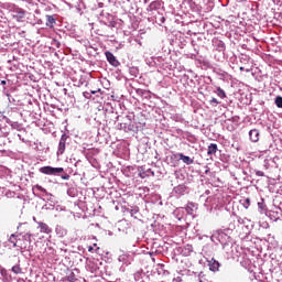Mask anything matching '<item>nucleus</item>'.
I'll use <instances>...</instances> for the list:
<instances>
[{"mask_svg": "<svg viewBox=\"0 0 282 282\" xmlns=\"http://www.w3.org/2000/svg\"><path fill=\"white\" fill-rule=\"evenodd\" d=\"M180 160H182V162H184V164H195V161L193 159H191V156H186L183 153L178 154Z\"/></svg>", "mask_w": 282, "mask_h": 282, "instance_id": "nucleus-9", "label": "nucleus"}, {"mask_svg": "<svg viewBox=\"0 0 282 282\" xmlns=\"http://www.w3.org/2000/svg\"><path fill=\"white\" fill-rule=\"evenodd\" d=\"M106 57H107V61L108 63H110V65H118V59H116V56L112 55L111 52H106Z\"/></svg>", "mask_w": 282, "mask_h": 282, "instance_id": "nucleus-8", "label": "nucleus"}, {"mask_svg": "<svg viewBox=\"0 0 282 282\" xmlns=\"http://www.w3.org/2000/svg\"><path fill=\"white\" fill-rule=\"evenodd\" d=\"M65 280L68 282H76V273H74V271L69 270Z\"/></svg>", "mask_w": 282, "mask_h": 282, "instance_id": "nucleus-13", "label": "nucleus"}, {"mask_svg": "<svg viewBox=\"0 0 282 282\" xmlns=\"http://www.w3.org/2000/svg\"><path fill=\"white\" fill-rule=\"evenodd\" d=\"M161 7H162V1L155 0L150 3L149 9L150 10H160Z\"/></svg>", "mask_w": 282, "mask_h": 282, "instance_id": "nucleus-11", "label": "nucleus"}, {"mask_svg": "<svg viewBox=\"0 0 282 282\" xmlns=\"http://www.w3.org/2000/svg\"><path fill=\"white\" fill-rule=\"evenodd\" d=\"M67 140H69V135H67L66 133L62 134V137L59 139V143H58V153L61 155H63V153H65V147L67 144Z\"/></svg>", "mask_w": 282, "mask_h": 282, "instance_id": "nucleus-4", "label": "nucleus"}, {"mask_svg": "<svg viewBox=\"0 0 282 282\" xmlns=\"http://www.w3.org/2000/svg\"><path fill=\"white\" fill-rule=\"evenodd\" d=\"M98 91H100V89H97V90H90V94H98Z\"/></svg>", "mask_w": 282, "mask_h": 282, "instance_id": "nucleus-24", "label": "nucleus"}, {"mask_svg": "<svg viewBox=\"0 0 282 282\" xmlns=\"http://www.w3.org/2000/svg\"><path fill=\"white\" fill-rule=\"evenodd\" d=\"M1 85H7V82L6 80H1Z\"/></svg>", "mask_w": 282, "mask_h": 282, "instance_id": "nucleus-28", "label": "nucleus"}, {"mask_svg": "<svg viewBox=\"0 0 282 282\" xmlns=\"http://www.w3.org/2000/svg\"><path fill=\"white\" fill-rule=\"evenodd\" d=\"M12 19L18 21V23L23 22V19H25V10H23L22 8H15L12 11Z\"/></svg>", "mask_w": 282, "mask_h": 282, "instance_id": "nucleus-3", "label": "nucleus"}, {"mask_svg": "<svg viewBox=\"0 0 282 282\" xmlns=\"http://www.w3.org/2000/svg\"><path fill=\"white\" fill-rule=\"evenodd\" d=\"M35 188L40 191L41 193H46V189L41 185H35Z\"/></svg>", "mask_w": 282, "mask_h": 282, "instance_id": "nucleus-18", "label": "nucleus"}, {"mask_svg": "<svg viewBox=\"0 0 282 282\" xmlns=\"http://www.w3.org/2000/svg\"><path fill=\"white\" fill-rule=\"evenodd\" d=\"M240 72H243V67H240Z\"/></svg>", "mask_w": 282, "mask_h": 282, "instance_id": "nucleus-29", "label": "nucleus"}, {"mask_svg": "<svg viewBox=\"0 0 282 282\" xmlns=\"http://www.w3.org/2000/svg\"><path fill=\"white\" fill-rule=\"evenodd\" d=\"M55 24H56V19L54 18V15H46L47 28H54Z\"/></svg>", "mask_w": 282, "mask_h": 282, "instance_id": "nucleus-10", "label": "nucleus"}, {"mask_svg": "<svg viewBox=\"0 0 282 282\" xmlns=\"http://www.w3.org/2000/svg\"><path fill=\"white\" fill-rule=\"evenodd\" d=\"M9 242L13 245V248H20V250H28L32 243V235L25 234L24 236L11 235Z\"/></svg>", "mask_w": 282, "mask_h": 282, "instance_id": "nucleus-1", "label": "nucleus"}, {"mask_svg": "<svg viewBox=\"0 0 282 282\" xmlns=\"http://www.w3.org/2000/svg\"><path fill=\"white\" fill-rule=\"evenodd\" d=\"M275 105H276V107H279V109H282V97L281 96H278L275 98Z\"/></svg>", "mask_w": 282, "mask_h": 282, "instance_id": "nucleus-15", "label": "nucleus"}, {"mask_svg": "<svg viewBox=\"0 0 282 282\" xmlns=\"http://www.w3.org/2000/svg\"><path fill=\"white\" fill-rule=\"evenodd\" d=\"M208 265H209V270L212 272H219V261L215 260V258H212L209 261H208Z\"/></svg>", "mask_w": 282, "mask_h": 282, "instance_id": "nucleus-5", "label": "nucleus"}, {"mask_svg": "<svg viewBox=\"0 0 282 282\" xmlns=\"http://www.w3.org/2000/svg\"><path fill=\"white\" fill-rule=\"evenodd\" d=\"M185 250H188V252H193V246L187 245V246L185 247Z\"/></svg>", "mask_w": 282, "mask_h": 282, "instance_id": "nucleus-23", "label": "nucleus"}, {"mask_svg": "<svg viewBox=\"0 0 282 282\" xmlns=\"http://www.w3.org/2000/svg\"><path fill=\"white\" fill-rule=\"evenodd\" d=\"M259 130L257 129H252L249 131V138L251 140V142H259Z\"/></svg>", "mask_w": 282, "mask_h": 282, "instance_id": "nucleus-7", "label": "nucleus"}, {"mask_svg": "<svg viewBox=\"0 0 282 282\" xmlns=\"http://www.w3.org/2000/svg\"><path fill=\"white\" fill-rule=\"evenodd\" d=\"M176 193H184V191H186V186L185 185H178L175 187Z\"/></svg>", "mask_w": 282, "mask_h": 282, "instance_id": "nucleus-16", "label": "nucleus"}, {"mask_svg": "<svg viewBox=\"0 0 282 282\" xmlns=\"http://www.w3.org/2000/svg\"><path fill=\"white\" fill-rule=\"evenodd\" d=\"M39 228H40V232H43L44 235H50V232H52V228H50V226L43 221L37 223Z\"/></svg>", "mask_w": 282, "mask_h": 282, "instance_id": "nucleus-6", "label": "nucleus"}, {"mask_svg": "<svg viewBox=\"0 0 282 282\" xmlns=\"http://www.w3.org/2000/svg\"><path fill=\"white\" fill-rule=\"evenodd\" d=\"M217 96H219V98H226V91H224V89L221 88H217Z\"/></svg>", "mask_w": 282, "mask_h": 282, "instance_id": "nucleus-14", "label": "nucleus"}, {"mask_svg": "<svg viewBox=\"0 0 282 282\" xmlns=\"http://www.w3.org/2000/svg\"><path fill=\"white\" fill-rule=\"evenodd\" d=\"M209 102L210 105H215V106L219 105V100H217V98H212Z\"/></svg>", "mask_w": 282, "mask_h": 282, "instance_id": "nucleus-19", "label": "nucleus"}, {"mask_svg": "<svg viewBox=\"0 0 282 282\" xmlns=\"http://www.w3.org/2000/svg\"><path fill=\"white\" fill-rule=\"evenodd\" d=\"M217 153V143H210L208 145L207 155H215Z\"/></svg>", "mask_w": 282, "mask_h": 282, "instance_id": "nucleus-12", "label": "nucleus"}, {"mask_svg": "<svg viewBox=\"0 0 282 282\" xmlns=\"http://www.w3.org/2000/svg\"><path fill=\"white\" fill-rule=\"evenodd\" d=\"M256 175H257L258 177H264V176H265V173H263L262 171H257V172H256Z\"/></svg>", "mask_w": 282, "mask_h": 282, "instance_id": "nucleus-21", "label": "nucleus"}, {"mask_svg": "<svg viewBox=\"0 0 282 282\" xmlns=\"http://www.w3.org/2000/svg\"><path fill=\"white\" fill-rule=\"evenodd\" d=\"M33 221H35V224L40 223V221L36 220V217H33Z\"/></svg>", "mask_w": 282, "mask_h": 282, "instance_id": "nucleus-27", "label": "nucleus"}, {"mask_svg": "<svg viewBox=\"0 0 282 282\" xmlns=\"http://www.w3.org/2000/svg\"><path fill=\"white\" fill-rule=\"evenodd\" d=\"M245 208H250V198H246L242 203Z\"/></svg>", "mask_w": 282, "mask_h": 282, "instance_id": "nucleus-17", "label": "nucleus"}, {"mask_svg": "<svg viewBox=\"0 0 282 282\" xmlns=\"http://www.w3.org/2000/svg\"><path fill=\"white\" fill-rule=\"evenodd\" d=\"M83 96L84 98H91V95L89 94V91H84Z\"/></svg>", "mask_w": 282, "mask_h": 282, "instance_id": "nucleus-22", "label": "nucleus"}, {"mask_svg": "<svg viewBox=\"0 0 282 282\" xmlns=\"http://www.w3.org/2000/svg\"><path fill=\"white\" fill-rule=\"evenodd\" d=\"M65 170L63 167H52V166H43L40 169V173L44 175H58V173H64Z\"/></svg>", "mask_w": 282, "mask_h": 282, "instance_id": "nucleus-2", "label": "nucleus"}, {"mask_svg": "<svg viewBox=\"0 0 282 282\" xmlns=\"http://www.w3.org/2000/svg\"><path fill=\"white\" fill-rule=\"evenodd\" d=\"M12 272H14V274H19L21 272V268L19 267H13L12 268Z\"/></svg>", "mask_w": 282, "mask_h": 282, "instance_id": "nucleus-20", "label": "nucleus"}, {"mask_svg": "<svg viewBox=\"0 0 282 282\" xmlns=\"http://www.w3.org/2000/svg\"><path fill=\"white\" fill-rule=\"evenodd\" d=\"M88 252H94V247H88Z\"/></svg>", "mask_w": 282, "mask_h": 282, "instance_id": "nucleus-26", "label": "nucleus"}, {"mask_svg": "<svg viewBox=\"0 0 282 282\" xmlns=\"http://www.w3.org/2000/svg\"><path fill=\"white\" fill-rule=\"evenodd\" d=\"M62 180H69V175L62 176Z\"/></svg>", "mask_w": 282, "mask_h": 282, "instance_id": "nucleus-25", "label": "nucleus"}]
</instances>
